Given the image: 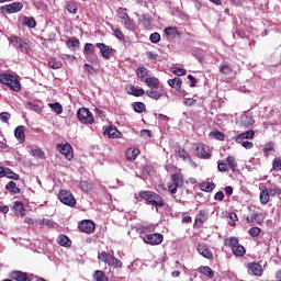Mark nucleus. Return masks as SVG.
Wrapping results in <instances>:
<instances>
[{
  "label": "nucleus",
  "instance_id": "f257e3e1",
  "mask_svg": "<svg viewBox=\"0 0 281 281\" xmlns=\"http://www.w3.org/2000/svg\"><path fill=\"white\" fill-rule=\"evenodd\" d=\"M138 195L144 202H146V205L155 207L156 212H159L161 207H166L164 198L155 191H140Z\"/></svg>",
  "mask_w": 281,
  "mask_h": 281
},
{
  "label": "nucleus",
  "instance_id": "f03ea898",
  "mask_svg": "<svg viewBox=\"0 0 281 281\" xmlns=\"http://www.w3.org/2000/svg\"><path fill=\"white\" fill-rule=\"evenodd\" d=\"M0 82L1 85H5L11 89V91H15L19 93L21 91V81L14 76L10 74H0Z\"/></svg>",
  "mask_w": 281,
  "mask_h": 281
},
{
  "label": "nucleus",
  "instance_id": "7ed1b4c3",
  "mask_svg": "<svg viewBox=\"0 0 281 281\" xmlns=\"http://www.w3.org/2000/svg\"><path fill=\"white\" fill-rule=\"evenodd\" d=\"M58 199L60 203H64V205H68V207H76L77 201L70 191L63 190V189L59 190Z\"/></svg>",
  "mask_w": 281,
  "mask_h": 281
},
{
  "label": "nucleus",
  "instance_id": "20e7f679",
  "mask_svg": "<svg viewBox=\"0 0 281 281\" xmlns=\"http://www.w3.org/2000/svg\"><path fill=\"white\" fill-rule=\"evenodd\" d=\"M77 117L80 124H93L95 119H93V113L87 108H81L77 111Z\"/></svg>",
  "mask_w": 281,
  "mask_h": 281
},
{
  "label": "nucleus",
  "instance_id": "39448f33",
  "mask_svg": "<svg viewBox=\"0 0 281 281\" xmlns=\"http://www.w3.org/2000/svg\"><path fill=\"white\" fill-rule=\"evenodd\" d=\"M171 181L172 183L168 186V190L170 194H177V190H179V188H183V176L180 173H173L171 176Z\"/></svg>",
  "mask_w": 281,
  "mask_h": 281
},
{
  "label": "nucleus",
  "instance_id": "423d86ee",
  "mask_svg": "<svg viewBox=\"0 0 281 281\" xmlns=\"http://www.w3.org/2000/svg\"><path fill=\"white\" fill-rule=\"evenodd\" d=\"M143 241L146 245H151L153 247L157 245H161L164 243V235L159 233H153V234H147L143 237Z\"/></svg>",
  "mask_w": 281,
  "mask_h": 281
},
{
  "label": "nucleus",
  "instance_id": "0eeeda50",
  "mask_svg": "<svg viewBox=\"0 0 281 281\" xmlns=\"http://www.w3.org/2000/svg\"><path fill=\"white\" fill-rule=\"evenodd\" d=\"M23 10V3L21 2H12L10 4L2 5L0 11L2 14H14L16 12H21Z\"/></svg>",
  "mask_w": 281,
  "mask_h": 281
},
{
  "label": "nucleus",
  "instance_id": "6e6552de",
  "mask_svg": "<svg viewBox=\"0 0 281 281\" xmlns=\"http://www.w3.org/2000/svg\"><path fill=\"white\" fill-rule=\"evenodd\" d=\"M56 149L59 150L61 155L68 159V161H71L74 159V147L69 143H66L64 145L57 144Z\"/></svg>",
  "mask_w": 281,
  "mask_h": 281
},
{
  "label": "nucleus",
  "instance_id": "1a4fd4ad",
  "mask_svg": "<svg viewBox=\"0 0 281 281\" xmlns=\"http://www.w3.org/2000/svg\"><path fill=\"white\" fill-rule=\"evenodd\" d=\"M78 227L83 234H93L95 232V223L91 220H83L79 222Z\"/></svg>",
  "mask_w": 281,
  "mask_h": 281
},
{
  "label": "nucleus",
  "instance_id": "9d476101",
  "mask_svg": "<svg viewBox=\"0 0 281 281\" xmlns=\"http://www.w3.org/2000/svg\"><path fill=\"white\" fill-rule=\"evenodd\" d=\"M11 43L14 47H16L18 49H21L22 54H29L30 45H27V43H25L21 37L14 36L11 40Z\"/></svg>",
  "mask_w": 281,
  "mask_h": 281
},
{
  "label": "nucleus",
  "instance_id": "9b49d317",
  "mask_svg": "<svg viewBox=\"0 0 281 281\" xmlns=\"http://www.w3.org/2000/svg\"><path fill=\"white\" fill-rule=\"evenodd\" d=\"M95 47H98V49H100L101 56L105 60H111V56H113V48H111L109 45H106L104 43H97Z\"/></svg>",
  "mask_w": 281,
  "mask_h": 281
},
{
  "label": "nucleus",
  "instance_id": "f8f14e48",
  "mask_svg": "<svg viewBox=\"0 0 281 281\" xmlns=\"http://www.w3.org/2000/svg\"><path fill=\"white\" fill-rule=\"evenodd\" d=\"M10 279L15 281H32V276L21 270H13L10 272Z\"/></svg>",
  "mask_w": 281,
  "mask_h": 281
},
{
  "label": "nucleus",
  "instance_id": "ddd939ff",
  "mask_svg": "<svg viewBox=\"0 0 281 281\" xmlns=\"http://www.w3.org/2000/svg\"><path fill=\"white\" fill-rule=\"evenodd\" d=\"M195 155L200 159H210L212 157V154L205 150V144L203 143L195 144Z\"/></svg>",
  "mask_w": 281,
  "mask_h": 281
},
{
  "label": "nucleus",
  "instance_id": "4468645a",
  "mask_svg": "<svg viewBox=\"0 0 281 281\" xmlns=\"http://www.w3.org/2000/svg\"><path fill=\"white\" fill-rule=\"evenodd\" d=\"M198 252L200 254V256H202L203 258H206L207 260H214V254L204 244L198 245Z\"/></svg>",
  "mask_w": 281,
  "mask_h": 281
},
{
  "label": "nucleus",
  "instance_id": "2eb2a0df",
  "mask_svg": "<svg viewBox=\"0 0 281 281\" xmlns=\"http://www.w3.org/2000/svg\"><path fill=\"white\" fill-rule=\"evenodd\" d=\"M103 135H108L110 139H120V137H122V132H119L117 127L111 125L105 128Z\"/></svg>",
  "mask_w": 281,
  "mask_h": 281
},
{
  "label": "nucleus",
  "instance_id": "dca6fc26",
  "mask_svg": "<svg viewBox=\"0 0 281 281\" xmlns=\"http://www.w3.org/2000/svg\"><path fill=\"white\" fill-rule=\"evenodd\" d=\"M255 135H256V132H254V130H248L246 132L238 134L235 137V142H236V144H240V142H243V139H254Z\"/></svg>",
  "mask_w": 281,
  "mask_h": 281
},
{
  "label": "nucleus",
  "instance_id": "f3484780",
  "mask_svg": "<svg viewBox=\"0 0 281 281\" xmlns=\"http://www.w3.org/2000/svg\"><path fill=\"white\" fill-rule=\"evenodd\" d=\"M13 212L15 216H21V218H23V216H25V206L23 205V202L15 201L13 204Z\"/></svg>",
  "mask_w": 281,
  "mask_h": 281
},
{
  "label": "nucleus",
  "instance_id": "a211bd4d",
  "mask_svg": "<svg viewBox=\"0 0 281 281\" xmlns=\"http://www.w3.org/2000/svg\"><path fill=\"white\" fill-rule=\"evenodd\" d=\"M248 269L251 270L252 276H257L258 278H260V276L265 273V271L262 270V266L260 263H248Z\"/></svg>",
  "mask_w": 281,
  "mask_h": 281
},
{
  "label": "nucleus",
  "instance_id": "6ab92c4d",
  "mask_svg": "<svg viewBox=\"0 0 281 281\" xmlns=\"http://www.w3.org/2000/svg\"><path fill=\"white\" fill-rule=\"evenodd\" d=\"M157 227L155 224L140 225L136 228L137 234H153Z\"/></svg>",
  "mask_w": 281,
  "mask_h": 281
},
{
  "label": "nucleus",
  "instance_id": "aec40b11",
  "mask_svg": "<svg viewBox=\"0 0 281 281\" xmlns=\"http://www.w3.org/2000/svg\"><path fill=\"white\" fill-rule=\"evenodd\" d=\"M143 82L150 89H159L160 81L157 77H146Z\"/></svg>",
  "mask_w": 281,
  "mask_h": 281
},
{
  "label": "nucleus",
  "instance_id": "412c9836",
  "mask_svg": "<svg viewBox=\"0 0 281 281\" xmlns=\"http://www.w3.org/2000/svg\"><path fill=\"white\" fill-rule=\"evenodd\" d=\"M237 245H240V239L238 237H227L224 239V247L228 249H234Z\"/></svg>",
  "mask_w": 281,
  "mask_h": 281
},
{
  "label": "nucleus",
  "instance_id": "4be33fe9",
  "mask_svg": "<svg viewBox=\"0 0 281 281\" xmlns=\"http://www.w3.org/2000/svg\"><path fill=\"white\" fill-rule=\"evenodd\" d=\"M169 87L176 89V91H181V86L183 85V80L180 77H175L173 79L168 80Z\"/></svg>",
  "mask_w": 281,
  "mask_h": 281
},
{
  "label": "nucleus",
  "instance_id": "5701e85b",
  "mask_svg": "<svg viewBox=\"0 0 281 281\" xmlns=\"http://www.w3.org/2000/svg\"><path fill=\"white\" fill-rule=\"evenodd\" d=\"M14 135L20 143L25 142V126L20 125L14 130Z\"/></svg>",
  "mask_w": 281,
  "mask_h": 281
},
{
  "label": "nucleus",
  "instance_id": "b1692460",
  "mask_svg": "<svg viewBox=\"0 0 281 281\" xmlns=\"http://www.w3.org/2000/svg\"><path fill=\"white\" fill-rule=\"evenodd\" d=\"M139 155V150L137 148H130L125 153V157L127 161H135Z\"/></svg>",
  "mask_w": 281,
  "mask_h": 281
},
{
  "label": "nucleus",
  "instance_id": "393cba45",
  "mask_svg": "<svg viewBox=\"0 0 281 281\" xmlns=\"http://www.w3.org/2000/svg\"><path fill=\"white\" fill-rule=\"evenodd\" d=\"M199 273H202L203 276H206V278H214V270L210 268V266H201L198 268Z\"/></svg>",
  "mask_w": 281,
  "mask_h": 281
},
{
  "label": "nucleus",
  "instance_id": "a878e982",
  "mask_svg": "<svg viewBox=\"0 0 281 281\" xmlns=\"http://www.w3.org/2000/svg\"><path fill=\"white\" fill-rule=\"evenodd\" d=\"M5 190L11 192V194H21V189L16 186V182L9 181L5 186Z\"/></svg>",
  "mask_w": 281,
  "mask_h": 281
},
{
  "label": "nucleus",
  "instance_id": "bb28decb",
  "mask_svg": "<svg viewBox=\"0 0 281 281\" xmlns=\"http://www.w3.org/2000/svg\"><path fill=\"white\" fill-rule=\"evenodd\" d=\"M209 137L217 139L218 142L225 140V134L216 128L209 133Z\"/></svg>",
  "mask_w": 281,
  "mask_h": 281
},
{
  "label": "nucleus",
  "instance_id": "cd10ccee",
  "mask_svg": "<svg viewBox=\"0 0 281 281\" xmlns=\"http://www.w3.org/2000/svg\"><path fill=\"white\" fill-rule=\"evenodd\" d=\"M176 155L178 157H180V159H182L183 161H192V157L190 156V154L183 149V148H179L177 151H176Z\"/></svg>",
  "mask_w": 281,
  "mask_h": 281
},
{
  "label": "nucleus",
  "instance_id": "c85d7f7f",
  "mask_svg": "<svg viewBox=\"0 0 281 281\" xmlns=\"http://www.w3.org/2000/svg\"><path fill=\"white\" fill-rule=\"evenodd\" d=\"M260 203L261 205H267L269 203L271 195L269 193V190L265 189L259 194Z\"/></svg>",
  "mask_w": 281,
  "mask_h": 281
},
{
  "label": "nucleus",
  "instance_id": "c756f323",
  "mask_svg": "<svg viewBox=\"0 0 281 281\" xmlns=\"http://www.w3.org/2000/svg\"><path fill=\"white\" fill-rule=\"evenodd\" d=\"M58 245L61 247H71V239L67 235H59L57 238Z\"/></svg>",
  "mask_w": 281,
  "mask_h": 281
},
{
  "label": "nucleus",
  "instance_id": "7c9ffc66",
  "mask_svg": "<svg viewBox=\"0 0 281 281\" xmlns=\"http://www.w3.org/2000/svg\"><path fill=\"white\" fill-rule=\"evenodd\" d=\"M146 95L151 100H160L164 97V92L159 90H147Z\"/></svg>",
  "mask_w": 281,
  "mask_h": 281
},
{
  "label": "nucleus",
  "instance_id": "2f4dec72",
  "mask_svg": "<svg viewBox=\"0 0 281 281\" xmlns=\"http://www.w3.org/2000/svg\"><path fill=\"white\" fill-rule=\"evenodd\" d=\"M234 256H237L239 258H243V256H245V254H247V250L245 249V246L243 245H237L236 247H234L232 249Z\"/></svg>",
  "mask_w": 281,
  "mask_h": 281
},
{
  "label": "nucleus",
  "instance_id": "473e14b6",
  "mask_svg": "<svg viewBox=\"0 0 281 281\" xmlns=\"http://www.w3.org/2000/svg\"><path fill=\"white\" fill-rule=\"evenodd\" d=\"M220 71L224 76H229L234 71V68L229 64L224 63L220 65Z\"/></svg>",
  "mask_w": 281,
  "mask_h": 281
},
{
  "label": "nucleus",
  "instance_id": "72a5a7b5",
  "mask_svg": "<svg viewBox=\"0 0 281 281\" xmlns=\"http://www.w3.org/2000/svg\"><path fill=\"white\" fill-rule=\"evenodd\" d=\"M227 165L231 168V170L233 172H236V170L238 169V162H236V158L234 156H228L226 158Z\"/></svg>",
  "mask_w": 281,
  "mask_h": 281
},
{
  "label": "nucleus",
  "instance_id": "f704fd0d",
  "mask_svg": "<svg viewBox=\"0 0 281 281\" xmlns=\"http://www.w3.org/2000/svg\"><path fill=\"white\" fill-rule=\"evenodd\" d=\"M136 75L138 76V78L142 80V82H144V78H146V76H148V68L144 67V66H139L136 69Z\"/></svg>",
  "mask_w": 281,
  "mask_h": 281
},
{
  "label": "nucleus",
  "instance_id": "c9c22d12",
  "mask_svg": "<svg viewBox=\"0 0 281 281\" xmlns=\"http://www.w3.org/2000/svg\"><path fill=\"white\" fill-rule=\"evenodd\" d=\"M79 188L80 190H82V192H93V184L89 183L86 180L80 181Z\"/></svg>",
  "mask_w": 281,
  "mask_h": 281
},
{
  "label": "nucleus",
  "instance_id": "e433bc0d",
  "mask_svg": "<svg viewBox=\"0 0 281 281\" xmlns=\"http://www.w3.org/2000/svg\"><path fill=\"white\" fill-rule=\"evenodd\" d=\"M200 188L202 192H212L216 188V184L213 182H203L201 183Z\"/></svg>",
  "mask_w": 281,
  "mask_h": 281
},
{
  "label": "nucleus",
  "instance_id": "4c0bfd02",
  "mask_svg": "<svg viewBox=\"0 0 281 281\" xmlns=\"http://www.w3.org/2000/svg\"><path fill=\"white\" fill-rule=\"evenodd\" d=\"M67 47H72V49H78L80 47V40L71 37L66 41Z\"/></svg>",
  "mask_w": 281,
  "mask_h": 281
},
{
  "label": "nucleus",
  "instance_id": "58836bf2",
  "mask_svg": "<svg viewBox=\"0 0 281 281\" xmlns=\"http://www.w3.org/2000/svg\"><path fill=\"white\" fill-rule=\"evenodd\" d=\"M146 91L143 88H136L135 86L131 87V95H134L135 98H142Z\"/></svg>",
  "mask_w": 281,
  "mask_h": 281
},
{
  "label": "nucleus",
  "instance_id": "ea45409f",
  "mask_svg": "<svg viewBox=\"0 0 281 281\" xmlns=\"http://www.w3.org/2000/svg\"><path fill=\"white\" fill-rule=\"evenodd\" d=\"M48 67H50V69H60L63 67V61L56 58H50L48 60Z\"/></svg>",
  "mask_w": 281,
  "mask_h": 281
},
{
  "label": "nucleus",
  "instance_id": "a19ab883",
  "mask_svg": "<svg viewBox=\"0 0 281 281\" xmlns=\"http://www.w3.org/2000/svg\"><path fill=\"white\" fill-rule=\"evenodd\" d=\"M4 177H7L8 179H13V181H19V179H21V176H19L16 172L12 171V169H10V168L5 169Z\"/></svg>",
  "mask_w": 281,
  "mask_h": 281
},
{
  "label": "nucleus",
  "instance_id": "79ce46f5",
  "mask_svg": "<svg viewBox=\"0 0 281 281\" xmlns=\"http://www.w3.org/2000/svg\"><path fill=\"white\" fill-rule=\"evenodd\" d=\"M93 278L95 281H109V278L106 277V274H104L102 270L94 271Z\"/></svg>",
  "mask_w": 281,
  "mask_h": 281
},
{
  "label": "nucleus",
  "instance_id": "37998d69",
  "mask_svg": "<svg viewBox=\"0 0 281 281\" xmlns=\"http://www.w3.org/2000/svg\"><path fill=\"white\" fill-rule=\"evenodd\" d=\"M49 109H52V111H54V113H56L57 115L63 114V105L58 102L56 103H48Z\"/></svg>",
  "mask_w": 281,
  "mask_h": 281
},
{
  "label": "nucleus",
  "instance_id": "c03bdc74",
  "mask_svg": "<svg viewBox=\"0 0 281 281\" xmlns=\"http://www.w3.org/2000/svg\"><path fill=\"white\" fill-rule=\"evenodd\" d=\"M119 19H122V21H125V25H133V19L128 15L126 12H120L119 13Z\"/></svg>",
  "mask_w": 281,
  "mask_h": 281
},
{
  "label": "nucleus",
  "instance_id": "a18cd8bd",
  "mask_svg": "<svg viewBox=\"0 0 281 281\" xmlns=\"http://www.w3.org/2000/svg\"><path fill=\"white\" fill-rule=\"evenodd\" d=\"M133 109L136 113H144L146 111V104L144 102H134Z\"/></svg>",
  "mask_w": 281,
  "mask_h": 281
},
{
  "label": "nucleus",
  "instance_id": "49530a36",
  "mask_svg": "<svg viewBox=\"0 0 281 281\" xmlns=\"http://www.w3.org/2000/svg\"><path fill=\"white\" fill-rule=\"evenodd\" d=\"M66 9L70 14H78V5L72 1L67 2Z\"/></svg>",
  "mask_w": 281,
  "mask_h": 281
},
{
  "label": "nucleus",
  "instance_id": "de8ad7c7",
  "mask_svg": "<svg viewBox=\"0 0 281 281\" xmlns=\"http://www.w3.org/2000/svg\"><path fill=\"white\" fill-rule=\"evenodd\" d=\"M95 47L92 43H86L83 46V54H94L95 53Z\"/></svg>",
  "mask_w": 281,
  "mask_h": 281
},
{
  "label": "nucleus",
  "instance_id": "09e8293b",
  "mask_svg": "<svg viewBox=\"0 0 281 281\" xmlns=\"http://www.w3.org/2000/svg\"><path fill=\"white\" fill-rule=\"evenodd\" d=\"M23 25H26V27H36V20L34 18H23Z\"/></svg>",
  "mask_w": 281,
  "mask_h": 281
},
{
  "label": "nucleus",
  "instance_id": "8fccbe9b",
  "mask_svg": "<svg viewBox=\"0 0 281 281\" xmlns=\"http://www.w3.org/2000/svg\"><path fill=\"white\" fill-rule=\"evenodd\" d=\"M207 221V214L205 211H200L195 216L196 223H205Z\"/></svg>",
  "mask_w": 281,
  "mask_h": 281
},
{
  "label": "nucleus",
  "instance_id": "3c124183",
  "mask_svg": "<svg viewBox=\"0 0 281 281\" xmlns=\"http://www.w3.org/2000/svg\"><path fill=\"white\" fill-rule=\"evenodd\" d=\"M113 32H114V36L119 41H121L122 43L126 42V35H124V33L120 29H115V30H113Z\"/></svg>",
  "mask_w": 281,
  "mask_h": 281
},
{
  "label": "nucleus",
  "instance_id": "603ef678",
  "mask_svg": "<svg viewBox=\"0 0 281 281\" xmlns=\"http://www.w3.org/2000/svg\"><path fill=\"white\" fill-rule=\"evenodd\" d=\"M262 214L260 213H251L250 216L246 217L247 223H258V218H260Z\"/></svg>",
  "mask_w": 281,
  "mask_h": 281
},
{
  "label": "nucleus",
  "instance_id": "864d4df0",
  "mask_svg": "<svg viewBox=\"0 0 281 281\" xmlns=\"http://www.w3.org/2000/svg\"><path fill=\"white\" fill-rule=\"evenodd\" d=\"M111 254L106 252V251H102L98 255V259L101 260L102 262H104V265H106V262H109V259L111 258Z\"/></svg>",
  "mask_w": 281,
  "mask_h": 281
},
{
  "label": "nucleus",
  "instance_id": "5fc2aeb1",
  "mask_svg": "<svg viewBox=\"0 0 281 281\" xmlns=\"http://www.w3.org/2000/svg\"><path fill=\"white\" fill-rule=\"evenodd\" d=\"M165 34H167V36H177V34H179V31L177 30V27H172V26H169L167 29H165Z\"/></svg>",
  "mask_w": 281,
  "mask_h": 281
},
{
  "label": "nucleus",
  "instance_id": "6e6d98bb",
  "mask_svg": "<svg viewBox=\"0 0 281 281\" xmlns=\"http://www.w3.org/2000/svg\"><path fill=\"white\" fill-rule=\"evenodd\" d=\"M272 168L273 170H276L277 172H280L281 170V158L280 157H276L272 161Z\"/></svg>",
  "mask_w": 281,
  "mask_h": 281
},
{
  "label": "nucleus",
  "instance_id": "4d7b16f0",
  "mask_svg": "<svg viewBox=\"0 0 281 281\" xmlns=\"http://www.w3.org/2000/svg\"><path fill=\"white\" fill-rule=\"evenodd\" d=\"M27 105L29 109H31V111H35V113H41V111H43V106H41V104L27 102Z\"/></svg>",
  "mask_w": 281,
  "mask_h": 281
},
{
  "label": "nucleus",
  "instance_id": "13d9d810",
  "mask_svg": "<svg viewBox=\"0 0 281 281\" xmlns=\"http://www.w3.org/2000/svg\"><path fill=\"white\" fill-rule=\"evenodd\" d=\"M149 41H150V43L157 44V43H159V41H161V35L157 32L151 33L149 36Z\"/></svg>",
  "mask_w": 281,
  "mask_h": 281
},
{
  "label": "nucleus",
  "instance_id": "bf43d9fd",
  "mask_svg": "<svg viewBox=\"0 0 281 281\" xmlns=\"http://www.w3.org/2000/svg\"><path fill=\"white\" fill-rule=\"evenodd\" d=\"M260 232H262V229H260V227L258 226H254L249 229V234L252 236V238H257V236H260Z\"/></svg>",
  "mask_w": 281,
  "mask_h": 281
},
{
  "label": "nucleus",
  "instance_id": "052dcab7",
  "mask_svg": "<svg viewBox=\"0 0 281 281\" xmlns=\"http://www.w3.org/2000/svg\"><path fill=\"white\" fill-rule=\"evenodd\" d=\"M10 117H12V114H10V112L0 113V120H1V122H4L5 124H8V122H10Z\"/></svg>",
  "mask_w": 281,
  "mask_h": 281
},
{
  "label": "nucleus",
  "instance_id": "680f3d73",
  "mask_svg": "<svg viewBox=\"0 0 281 281\" xmlns=\"http://www.w3.org/2000/svg\"><path fill=\"white\" fill-rule=\"evenodd\" d=\"M217 170L220 172H229V167L225 162L218 161L217 162Z\"/></svg>",
  "mask_w": 281,
  "mask_h": 281
},
{
  "label": "nucleus",
  "instance_id": "e2e57ef3",
  "mask_svg": "<svg viewBox=\"0 0 281 281\" xmlns=\"http://www.w3.org/2000/svg\"><path fill=\"white\" fill-rule=\"evenodd\" d=\"M268 193L270 194V196H280L281 195V189L279 187L273 188V189H268Z\"/></svg>",
  "mask_w": 281,
  "mask_h": 281
},
{
  "label": "nucleus",
  "instance_id": "0e129e2a",
  "mask_svg": "<svg viewBox=\"0 0 281 281\" xmlns=\"http://www.w3.org/2000/svg\"><path fill=\"white\" fill-rule=\"evenodd\" d=\"M85 58L88 60V63H94L98 59V55L95 53L86 54Z\"/></svg>",
  "mask_w": 281,
  "mask_h": 281
},
{
  "label": "nucleus",
  "instance_id": "69168bd1",
  "mask_svg": "<svg viewBox=\"0 0 281 281\" xmlns=\"http://www.w3.org/2000/svg\"><path fill=\"white\" fill-rule=\"evenodd\" d=\"M172 74H175L176 76H186L187 70L183 68L177 67L173 69Z\"/></svg>",
  "mask_w": 281,
  "mask_h": 281
},
{
  "label": "nucleus",
  "instance_id": "338daca9",
  "mask_svg": "<svg viewBox=\"0 0 281 281\" xmlns=\"http://www.w3.org/2000/svg\"><path fill=\"white\" fill-rule=\"evenodd\" d=\"M241 146L246 148V150H251V148H254V143L249 140H244L241 142Z\"/></svg>",
  "mask_w": 281,
  "mask_h": 281
},
{
  "label": "nucleus",
  "instance_id": "774afa93",
  "mask_svg": "<svg viewBox=\"0 0 281 281\" xmlns=\"http://www.w3.org/2000/svg\"><path fill=\"white\" fill-rule=\"evenodd\" d=\"M40 225H46L47 227H54V222L50 220L43 218L40 221Z\"/></svg>",
  "mask_w": 281,
  "mask_h": 281
}]
</instances>
